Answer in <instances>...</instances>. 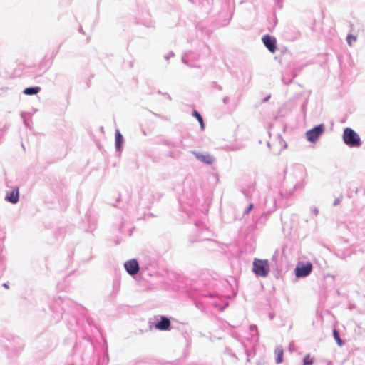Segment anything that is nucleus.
<instances>
[{
	"label": "nucleus",
	"mask_w": 365,
	"mask_h": 365,
	"mask_svg": "<svg viewBox=\"0 0 365 365\" xmlns=\"http://www.w3.org/2000/svg\"><path fill=\"white\" fill-rule=\"evenodd\" d=\"M342 140L350 148H359L362 144L360 136L350 128L344 130Z\"/></svg>",
	"instance_id": "nucleus-1"
},
{
	"label": "nucleus",
	"mask_w": 365,
	"mask_h": 365,
	"mask_svg": "<svg viewBox=\"0 0 365 365\" xmlns=\"http://www.w3.org/2000/svg\"><path fill=\"white\" fill-rule=\"evenodd\" d=\"M253 272L259 277H265L268 275L269 267L267 260L254 259L252 264Z\"/></svg>",
	"instance_id": "nucleus-2"
},
{
	"label": "nucleus",
	"mask_w": 365,
	"mask_h": 365,
	"mask_svg": "<svg viewBox=\"0 0 365 365\" xmlns=\"http://www.w3.org/2000/svg\"><path fill=\"white\" fill-rule=\"evenodd\" d=\"M325 127L324 124L318 125L306 132V137L308 141L315 143L319 137L324 133Z\"/></svg>",
	"instance_id": "nucleus-3"
},
{
	"label": "nucleus",
	"mask_w": 365,
	"mask_h": 365,
	"mask_svg": "<svg viewBox=\"0 0 365 365\" xmlns=\"http://www.w3.org/2000/svg\"><path fill=\"white\" fill-rule=\"evenodd\" d=\"M312 264L310 262L306 264L299 263L295 268V275L298 278L308 276L312 270Z\"/></svg>",
	"instance_id": "nucleus-4"
},
{
	"label": "nucleus",
	"mask_w": 365,
	"mask_h": 365,
	"mask_svg": "<svg viewBox=\"0 0 365 365\" xmlns=\"http://www.w3.org/2000/svg\"><path fill=\"white\" fill-rule=\"evenodd\" d=\"M124 267H125L126 272L130 275H132V276L136 274L139 271L138 262L135 259H132L127 261L124 264Z\"/></svg>",
	"instance_id": "nucleus-5"
},
{
	"label": "nucleus",
	"mask_w": 365,
	"mask_h": 365,
	"mask_svg": "<svg viewBox=\"0 0 365 365\" xmlns=\"http://www.w3.org/2000/svg\"><path fill=\"white\" fill-rule=\"evenodd\" d=\"M191 153L198 160L207 165H211L215 161V158L208 153H199L195 150Z\"/></svg>",
	"instance_id": "nucleus-6"
},
{
	"label": "nucleus",
	"mask_w": 365,
	"mask_h": 365,
	"mask_svg": "<svg viewBox=\"0 0 365 365\" xmlns=\"http://www.w3.org/2000/svg\"><path fill=\"white\" fill-rule=\"evenodd\" d=\"M199 56L192 51L185 53L182 56V61L190 67H196L194 64V61H197Z\"/></svg>",
	"instance_id": "nucleus-7"
},
{
	"label": "nucleus",
	"mask_w": 365,
	"mask_h": 365,
	"mask_svg": "<svg viewBox=\"0 0 365 365\" xmlns=\"http://www.w3.org/2000/svg\"><path fill=\"white\" fill-rule=\"evenodd\" d=\"M262 42L266 48L271 52L274 53L277 49L276 38L269 35H265L262 37Z\"/></svg>",
	"instance_id": "nucleus-8"
},
{
	"label": "nucleus",
	"mask_w": 365,
	"mask_h": 365,
	"mask_svg": "<svg viewBox=\"0 0 365 365\" xmlns=\"http://www.w3.org/2000/svg\"><path fill=\"white\" fill-rule=\"evenodd\" d=\"M19 188H14L9 193H7L6 200L12 204H16L19 201Z\"/></svg>",
	"instance_id": "nucleus-9"
},
{
	"label": "nucleus",
	"mask_w": 365,
	"mask_h": 365,
	"mask_svg": "<svg viewBox=\"0 0 365 365\" xmlns=\"http://www.w3.org/2000/svg\"><path fill=\"white\" fill-rule=\"evenodd\" d=\"M170 327V319L166 317H162L160 320L155 324V328L159 330H168Z\"/></svg>",
	"instance_id": "nucleus-10"
},
{
	"label": "nucleus",
	"mask_w": 365,
	"mask_h": 365,
	"mask_svg": "<svg viewBox=\"0 0 365 365\" xmlns=\"http://www.w3.org/2000/svg\"><path fill=\"white\" fill-rule=\"evenodd\" d=\"M124 139L118 130L115 132V149L118 152H121L123 150V143Z\"/></svg>",
	"instance_id": "nucleus-11"
},
{
	"label": "nucleus",
	"mask_w": 365,
	"mask_h": 365,
	"mask_svg": "<svg viewBox=\"0 0 365 365\" xmlns=\"http://www.w3.org/2000/svg\"><path fill=\"white\" fill-rule=\"evenodd\" d=\"M41 91V88L39 86H34V87H28L25 88L23 93L25 95L31 96L37 94Z\"/></svg>",
	"instance_id": "nucleus-12"
},
{
	"label": "nucleus",
	"mask_w": 365,
	"mask_h": 365,
	"mask_svg": "<svg viewBox=\"0 0 365 365\" xmlns=\"http://www.w3.org/2000/svg\"><path fill=\"white\" fill-rule=\"evenodd\" d=\"M275 353L277 354L276 363L280 364L283 360V349L281 346H277L275 349Z\"/></svg>",
	"instance_id": "nucleus-13"
},
{
	"label": "nucleus",
	"mask_w": 365,
	"mask_h": 365,
	"mask_svg": "<svg viewBox=\"0 0 365 365\" xmlns=\"http://www.w3.org/2000/svg\"><path fill=\"white\" fill-rule=\"evenodd\" d=\"M192 115L195 116L197 120H198V122L200 123V128L202 130L204 129V122H203V119H202V117L200 115V114L195 110H194L192 111Z\"/></svg>",
	"instance_id": "nucleus-14"
},
{
	"label": "nucleus",
	"mask_w": 365,
	"mask_h": 365,
	"mask_svg": "<svg viewBox=\"0 0 365 365\" xmlns=\"http://www.w3.org/2000/svg\"><path fill=\"white\" fill-rule=\"evenodd\" d=\"M333 336L335 340L336 341L338 345L342 346L344 344V341L340 339L339 332L335 329L333 330Z\"/></svg>",
	"instance_id": "nucleus-15"
},
{
	"label": "nucleus",
	"mask_w": 365,
	"mask_h": 365,
	"mask_svg": "<svg viewBox=\"0 0 365 365\" xmlns=\"http://www.w3.org/2000/svg\"><path fill=\"white\" fill-rule=\"evenodd\" d=\"M304 365H312L313 359L310 358L309 354H307L303 359Z\"/></svg>",
	"instance_id": "nucleus-16"
},
{
	"label": "nucleus",
	"mask_w": 365,
	"mask_h": 365,
	"mask_svg": "<svg viewBox=\"0 0 365 365\" xmlns=\"http://www.w3.org/2000/svg\"><path fill=\"white\" fill-rule=\"evenodd\" d=\"M347 43L349 46H352L353 42H355L356 41V37L353 35H348L347 38Z\"/></svg>",
	"instance_id": "nucleus-17"
},
{
	"label": "nucleus",
	"mask_w": 365,
	"mask_h": 365,
	"mask_svg": "<svg viewBox=\"0 0 365 365\" xmlns=\"http://www.w3.org/2000/svg\"><path fill=\"white\" fill-rule=\"evenodd\" d=\"M310 211H311V212H312L313 215H318V213H319V210H318V208H317V207H312L310 208Z\"/></svg>",
	"instance_id": "nucleus-18"
},
{
	"label": "nucleus",
	"mask_w": 365,
	"mask_h": 365,
	"mask_svg": "<svg viewBox=\"0 0 365 365\" xmlns=\"http://www.w3.org/2000/svg\"><path fill=\"white\" fill-rule=\"evenodd\" d=\"M173 56H174V53L170 51L168 54L165 55L164 58L165 60L168 61Z\"/></svg>",
	"instance_id": "nucleus-19"
},
{
	"label": "nucleus",
	"mask_w": 365,
	"mask_h": 365,
	"mask_svg": "<svg viewBox=\"0 0 365 365\" xmlns=\"http://www.w3.org/2000/svg\"><path fill=\"white\" fill-rule=\"evenodd\" d=\"M253 208V204L250 203L247 208L245 210L244 214H248L250 211Z\"/></svg>",
	"instance_id": "nucleus-20"
},
{
	"label": "nucleus",
	"mask_w": 365,
	"mask_h": 365,
	"mask_svg": "<svg viewBox=\"0 0 365 365\" xmlns=\"http://www.w3.org/2000/svg\"><path fill=\"white\" fill-rule=\"evenodd\" d=\"M250 329L251 331H256L257 332V329L256 325H250Z\"/></svg>",
	"instance_id": "nucleus-21"
},
{
	"label": "nucleus",
	"mask_w": 365,
	"mask_h": 365,
	"mask_svg": "<svg viewBox=\"0 0 365 365\" xmlns=\"http://www.w3.org/2000/svg\"><path fill=\"white\" fill-rule=\"evenodd\" d=\"M340 202V199L339 198H336L335 199V200L334 201V205L336 206Z\"/></svg>",
	"instance_id": "nucleus-22"
},
{
	"label": "nucleus",
	"mask_w": 365,
	"mask_h": 365,
	"mask_svg": "<svg viewBox=\"0 0 365 365\" xmlns=\"http://www.w3.org/2000/svg\"><path fill=\"white\" fill-rule=\"evenodd\" d=\"M229 100H230V99H229V97L225 96V97H224V98H223V100H222V101H223V103H228V101H229Z\"/></svg>",
	"instance_id": "nucleus-23"
},
{
	"label": "nucleus",
	"mask_w": 365,
	"mask_h": 365,
	"mask_svg": "<svg viewBox=\"0 0 365 365\" xmlns=\"http://www.w3.org/2000/svg\"><path fill=\"white\" fill-rule=\"evenodd\" d=\"M25 115H26V113H21V117H22L23 118H24Z\"/></svg>",
	"instance_id": "nucleus-24"
},
{
	"label": "nucleus",
	"mask_w": 365,
	"mask_h": 365,
	"mask_svg": "<svg viewBox=\"0 0 365 365\" xmlns=\"http://www.w3.org/2000/svg\"><path fill=\"white\" fill-rule=\"evenodd\" d=\"M3 286H4V287H6V288H8V287H8V285H7L6 283H4V284H3Z\"/></svg>",
	"instance_id": "nucleus-25"
},
{
	"label": "nucleus",
	"mask_w": 365,
	"mask_h": 365,
	"mask_svg": "<svg viewBox=\"0 0 365 365\" xmlns=\"http://www.w3.org/2000/svg\"><path fill=\"white\" fill-rule=\"evenodd\" d=\"M128 235H129V236H130L132 235V230L129 231V234Z\"/></svg>",
	"instance_id": "nucleus-26"
},
{
	"label": "nucleus",
	"mask_w": 365,
	"mask_h": 365,
	"mask_svg": "<svg viewBox=\"0 0 365 365\" xmlns=\"http://www.w3.org/2000/svg\"><path fill=\"white\" fill-rule=\"evenodd\" d=\"M24 124L27 126V123H26V120L24 119Z\"/></svg>",
	"instance_id": "nucleus-27"
},
{
	"label": "nucleus",
	"mask_w": 365,
	"mask_h": 365,
	"mask_svg": "<svg viewBox=\"0 0 365 365\" xmlns=\"http://www.w3.org/2000/svg\"><path fill=\"white\" fill-rule=\"evenodd\" d=\"M190 1L195 3V0H190Z\"/></svg>",
	"instance_id": "nucleus-28"
},
{
	"label": "nucleus",
	"mask_w": 365,
	"mask_h": 365,
	"mask_svg": "<svg viewBox=\"0 0 365 365\" xmlns=\"http://www.w3.org/2000/svg\"><path fill=\"white\" fill-rule=\"evenodd\" d=\"M281 1V0H277L278 4L279 3V1Z\"/></svg>",
	"instance_id": "nucleus-29"
}]
</instances>
